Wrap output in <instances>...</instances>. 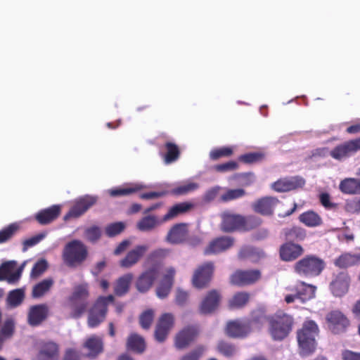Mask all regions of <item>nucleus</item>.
<instances>
[{
    "label": "nucleus",
    "instance_id": "22",
    "mask_svg": "<svg viewBox=\"0 0 360 360\" xmlns=\"http://www.w3.org/2000/svg\"><path fill=\"white\" fill-rule=\"evenodd\" d=\"M280 201L277 198L266 196L258 199L252 205V208L257 213L264 216H270L273 214L275 206Z\"/></svg>",
    "mask_w": 360,
    "mask_h": 360
},
{
    "label": "nucleus",
    "instance_id": "35",
    "mask_svg": "<svg viewBox=\"0 0 360 360\" xmlns=\"http://www.w3.org/2000/svg\"><path fill=\"white\" fill-rule=\"evenodd\" d=\"M339 189L345 194H360V179L345 178L340 181Z\"/></svg>",
    "mask_w": 360,
    "mask_h": 360
},
{
    "label": "nucleus",
    "instance_id": "30",
    "mask_svg": "<svg viewBox=\"0 0 360 360\" xmlns=\"http://www.w3.org/2000/svg\"><path fill=\"white\" fill-rule=\"evenodd\" d=\"M169 250L167 249L159 248L152 251L147 257L145 264L148 266V269H156L157 274L161 266L164 259L169 255Z\"/></svg>",
    "mask_w": 360,
    "mask_h": 360
},
{
    "label": "nucleus",
    "instance_id": "23",
    "mask_svg": "<svg viewBox=\"0 0 360 360\" xmlns=\"http://www.w3.org/2000/svg\"><path fill=\"white\" fill-rule=\"evenodd\" d=\"M148 250V247L146 245L136 246L135 248L128 252L126 256L120 260V266L125 269L133 266L139 262Z\"/></svg>",
    "mask_w": 360,
    "mask_h": 360
},
{
    "label": "nucleus",
    "instance_id": "1",
    "mask_svg": "<svg viewBox=\"0 0 360 360\" xmlns=\"http://www.w3.org/2000/svg\"><path fill=\"white\" fill-rule=\"evenodd\" d=\"M319 333V328L314 321L307 320L302 327L297 331V339L300 347V354L307 356L313 354L316 348V338Z\"/></svg>",
    "mask_w": 360,
    "mask_h": 360
},
{
    "label": "nucleus",
    "instance_id": "16",
    "mask_svg": "<svg viewBox=\"0 0 360 360\" xmlns=\"http://www.w3.org/2000/svg\"><path fill=\"white\" fill-rule=\"evenodd\" d=\"M243 220V215L224 212L221 215V229L224 233L242 231Z\"/></svg>",
    "mask_w": 360,
    "mask_h": 360
},
{
    "label": "nucleus",
    "instance_id": "32",
    "mask_svg": "<svg viewBox=\"0 0 360 360\" xmlns=\"http://www.w3.org/2000/svg\"><path fill=\"white\" fill-rule=\"evenodd\" d=\"M193 207L191 202H183L175 204L171 207L167 212L163 216L162 221H167L177 217L180 214L186 213Z\"/></svg>",
    "mask_w": 360,
    "mask_h": 360
},
{
    "label": "nucleus",
    "instance_id": "53",
    "mask_svg": "<svg viewBox=\"0 0 360 360\" xmlns=\"http://www.w3.org/2000/svg\"><path fill=\"white\" fill-rule=\"evenodd\" d=\"M125 229V224L122 222L112 223L105 227V233L108 237H114L121 233Z\"/></svg>",
    "mask_w": 360,
    "mask_h": 360
},
{
    "label": "nucleus",
    "instance_id": "14",
    "mask_svg": "<svg viewBox=\"0 0 360 360\" xmlns=\"http://www.w3.org/2000/svg\"><path fill=\"white\" fill-rule=\"evenodd\" d=\"M359 150H360V137L337 146L330 154L334 159L341 160Z\"/></svg>",
    "mask_w": 360,
    "mask_h": 360
},
{
    "label": "nucleus",
    "instance_id": "37",
    "mask_svg": "<svg viewBox=\"0 0 360 360\" xmlns=\"http://www.w3.org/2000/svg\"><path fill=\"white\" fill-rule=\"evenodd\" d=\"M133 280V274H126L120 277L114 285V292L118 297L125 295L129 290L131 283Z\"/></svg>",
    "mask_w": 360,
    "mask_h": 360
},
{
    "label": "nucleus",
    "instance_id": "21",
    "mask_svg": "<svg viewBox=\"0 0 360 360\" xmlns=\"http://www.w3.org/2000/svg\"><path fill=\"white\" fill-rule=\"evenodd\" d=\"M234 238L231 236H221L212 240L205 249V255L217 254L226 251L233 245Z\"/></svg>",
    "mask_w": 360,
    "mask_h": 360
},
{
    "label": "nucleus",
    "instance_id": "38",
    "mask_svg": "<svg viewBox=\"0 0 360 360\" xmlns=\"http://www.w3.org/2000/svg\"><path fill=\"white\" fill-rule=\"evenodd\" d=\"M127 348L134 352L141 354L146 349L143 338L136 333H131L127 338Z\"/></svg>",
    "mask_w": 360,
    "mask_h": 360
},
{
    "label": "nucleus",
    "instance_id": "26",
    "mask_svg": "<svg viewBox=\"0 0 360 360\" xmlns=\"http://www.w3.org/2000/svg\"><path fill=\"white\" fill-rule=\"evenodd\" d=\"M269 318L265 308L259 307L251 311L250 319L246 321L250 326V330L252 329L259 330L266 322L269 323Z\"/></svg>",
    "mask_w": 360,
    "mask_h": 360
},
{
    "label": "nucleus",
    "instance_id": "57",
    "mask_svg": "<svg viewBox=\"0 0 360 360\" xmlns=\"http://www.w3.org/2000/svg\"><path fill=\"white\" fill-rule=\"evenodd\" d=\"M205 351L203 346H198L190 352L184 355L180 360H199Z\"/></svg>",
    "mask_w": 360,
    "mask_h": 360
},
{
    "label": "nucleus",
    "instance_id": "64",
    "mask_svg": "<svg viewBox=\"0 0 360 360\" xmlns=\"http://www.w3.org/2000/svg\"><path fill=\"white\" fill-rule=\"evenodd\" d=\"M63 360H81V356L78 351L70 348L65 350Z\"/></svg>",
    "mask_w": 360,
    "mask_h": 360
},
{
    "label": "nucleus",
    "instance_id": "52",
    "mask_svg": "<svg viewBox=\"0 0 360 360\" xmlns=\"http://www.w3.org/2000/svg\"><path fill=\"white\" fill-rule=\"evenodd\" d=\"M154 319V312L152 309L143 311L139 316V323L142 328L148 330L150 328Z\"/></svg>",
    "mask_w": 360,
    "mask_h": 360
},
{
    "label": "nucleus",
    "instance_id": "49",
    "mask_svg": "<svg viewBox=\"0 0 360 360\" xmlns=\"http://www.w3.org/2000/svg\"><path fill=\"white\" fill-rule=\"evenodd\" d=\"M233 150L231 147H221L213 149L210 153V158L212 160H217L221 158H228L233 155Z\"/></svg>",
    "mask_w": 360,
    "mask_h": 360
},
{
    "label": "nucleus",
    "instance_id": "4",
    "mask_svg": "<svg viewBox=\"0 0 360 360\" xmlns=\"http://www.w3.org/2000/svg\"><path fill=\"white\" fill-rule=\"evenodd\" d=\"M89 290L87 283L75 286L73 292L69 297L72 317L79 318L86 311L89 305Z\"/></svg>",
    "mask_w": 360,
    "mask_h": 360
},
{
    "label": "nucleus",
    "instance_id": "50",
    "mask_svg": "<svg viewBox=\"0 0 360 360\" xmlns=\"http://www.w3.org/2000/svg\"><path fill=\"white\" fill-rule=\"evenodd\" d=\"M285 236L292 240L302 241L306 238L307 234L304 229L294 226L285 233Z\"/></svg>",
    "mask_w": 360,
    "mask_h": 360
},
{
    "label": "nucleus",
    "instance_id": "42",
    "mask_svg": "<svg viewBox=\"0 0 360 360\" xmlns=\"http://www.w3.org/2000/svg\"><path fill=\"white\" fill-rule=\"evenodd\" d=\"M20 226L18 223H12L0 230V244L7 243L19 231Z\"/></svg>",
    "mask_w": 360,
    "mask_h": 360
},
{
    "label": "nucleus",
    "instance_id": "28",
    "mask_svg": "<svg viewBox=\"0 0 360 360\" xmlns=\"http://www.w3.org/2000/svg\"><path fill=\"white\" fill-rule=\"evenodd\" d=\"M188 236L187 224L181 223L175 224L170 229L167 236V240L172 244H179L186 241Z\"/></svg>",
    "mask_w": 360,
    "mask_h": 360
},
{
    "label": "nucleus",
    "instance_id": "55",
    "mask_svg": "<svg viewBox=\"0 0 360 360\" xmlns=\"http://www.w3.org/2000/svg\"><path fill=\"white\" fill-rule=\"evenodd\" d=\"M48 265L45 259L39 260L33 266L30 276L32 278H37L41 275L47 269Z\"/></svg>",
    "mask_w": 360,
    "mask_h": 360
},
{
    "label": "nucleus",
    "instance_id": "59",
    "mask_svg": "<svg viewBox=\"0 0 360 360\" xmlns=\"http://www.w3.org/2000/svg\"><path fill=\"white\" fill-rule=\"evenodd\" d=\"M321 204L326 210H335L338 207V204L330 201V196L328 193H322L319 195Z\"/></svg>",
    "mask_w": 360,
    "mask_h": 360
},
{
    "label": "nucleus",
    "instance_id": "48",
    "mask_svg": "<svg viewBox=\"0 0 360 360\" xmlns=\"http://www.w3.org/2000/svg\"><path fill=\"white\" fill-rule=\"evenodd\" d=\"M243 219L242 231H245L257 228L262 222L261 218L253 215H249L247 217L243 216Z\"/></svg>",
    "mask_w": 360,
    "mask_h": 360
},
{
    "label": "nucleus",
    "instance_id": "31",
    "mask_svg": "<svg viewBox=\"0 0 360 360\" xmlns=\"http://www.w3.org/2000/svg\"><path fill=\"white\" fill-rule=\"evenodd\" d=\"M333 264L339 269H347L359 265L360 264V253L344 252L334 260Z\"/></svg>",
    "mask_w": 360,
    "mask_h": 360
},
{
    "label": "nucleus",
    "instance_id": "60",
    "mask_svg": "<svg viewBox=\"0 0 360 360\" xmlns=\"http://www.w3.org/2000/svg\"><path fill=\"white\" fill-rule=\"evenodd\" d=\"M238 164L235 161H229L225 163L217 165L214 169L218 172H226L228 171H233L237 169Z\"/></svg>",
    "mask_w": 360,
    "mask_h": 360
},
{
    "label": "nucleus",
    "instance_id": "54",
    "mask_svg": "<svg viewBox=\"0 0 360 360\" xmlns=\"http://www.w3.org/2000/svg\"><path fill=\"white\" fill-rule=\"evenodd\" d=\"M85 236L91 243L97 242L101 236V229L97 226H92L85 230Z\"/></svg>",
    "mask_w": 360,
    "mask_h": 360
},
{
    "label": "nucleus",
    "instance_id": "3",
    "mask_svg": "<svg viewBox=\"0 0 360 360\" xmlns=\"http://www.w3.org/2000/svg\"><path fill=\"white\" fill-rule=\"evenodd\" d=\"M86 246L79 240L68 243L63 249L62 257L64 263L69 267H76L82 264L87 258Z\"/></svg>",
    "mask_w": 360,
    "mask_h": 360
},
{
    "label": "nucleus",
    "instance_id": "41",
    "mask_svg": "<svg viewBox=\"0 0 360 360\" xmlns=\"http://www.w3.org/2000/svg\"><path fill=\"white\" fill-rule=\"evenodd\" d=\"M250 300V294L246 292L236 293L229 302L230 309H239L243 307Z\"/></svg>",
    "mask_w": 360,
    "mask_h": 360
},
{
    "label": "nucleus",
    "instance_id": "29",
    "mask_svg": "<svg viewBox=\"0 0 360 360\" xmlns=\"http://www.w3.org/2000/svg\"><path fill=\"white\" fill-rule=\"evenodd\" d=\"M60 211V207L54 205L46 209L40 210L36 214L35 219L40 224H48L59 217Z\"/></svg>",
    "mask_w": 360,
    "mask_h": 360
},
{
    "label": "nucleus",
    "instance_id": "46",
    "mask_svg": "<svg viewBox=\"0 0 360 360\" xmlns=\"http://www.w3.org/2000/svg\"><path fill=\"white\" fill-rule=\"evenodd\" d=\"M245 194L246 191L243 188L228 189L221 195L220 200L226 202L243 198Z\"/></svg>",
    "mask_w": 360,
    "mask_h": 360
},
{
    "label": "nucleus",
    "instance_id": "25",
    "mask_svg": "<svg viewBox=\"0 0 360 360\" xmlns=\"http://www.w3.org/2000/svg\"><path fill=\"white\" fill-rule=\"evenodd\" d=\"M49 308L46 304H37L32 306L27 316L28 323L32 326L41 324L48 316Z\"/></svg>",
    "mask_w": 360,
    "mask_h": 360
},
{
    "label": "nucleus",
    "instance_id": "15",
    "mask_svg": "<svg viewBox=\"0 0 360 360\" xmlns=\"http://www.w3.org/2000/svg\"><path fill=\"white\" fill-rule=\"evenodd\" d=\"M60 346L54 341L49 340L39 344L38 352L34 360H59Z\"/></svg>",
    "mask_w": 360,
    "mask_h": 360
},
{
    "label": "nucleus",
    "instance_id": "17",
    "mask_svg": "<svg viewBox=\"0 0 360 360\" xmlns=\"http://www.w3.org/2000/svg\"><path fill=\"white\" fill-rule=\"evenodd\" d=\"M350 277L347 272L341 271L334 276L330 284V289L335 297H342L349 290Z\"/></svg>",
    "mask_w": 360,
    "mask_h": 360
},
{
    "label": "nucleus",
    "instance_id": "13",
    "mask_svg": "<svg viewBox=\"0 0 360 360\" xmlns=\"http://www.w3.org/2000/svg\"><path fill=\"white\" fill-rule=\"evenodd\" d=\"M260 277L259 270H237L231 276L230 282L234 285L244 286L255 283Z\"/></svg>",
    "mask_w": 360,
    "mask_h": 360
},
{
    "label": "nucleus",
    "instance_id": "8",
    "mask_svg": "<svg viewBox=\"0 0 360 360\" xmlns=\"http://www.w3.org/2000/svg\"><path fill=\"white\" fill-rule=\"evenodd\" d=\"M214 270L212 262H207L199 266L195 271L193 278V285L199 289L206 288L212 280Z\"/></svg>",
    "mask_w": 360,
    "mask_h": 360
},
{
    "label": "nucleus",
    "instance_id": "24",
    "mask_svg": "<svg viewBox=\"0 0 360 360\" xmlns=\"http://www.w3.org/2000/svg\"><path fill=\"white\" fill-rule=\"evenodd\" d=\"M226 334L233 338H244L250 332V326L247 321L239 320L232 321L227 323L225 328Z\"/></svg>",
    "mask_w": 360,
    "mask_h": 360
},
{
    "label": "nucleus",
    "instance_id": "18",
    "mask_svg": "<svg viewBox=\"0 0 360 360\" xmlns=\"http://www.w3.org/2000/svg\"><path fill=\"white\" fill-rule=\"evenodd\" d=\"M304 252L302 245L292 242H286L281 245L279 256L282 261L289 262L299 258L304 254Z\"/></svg>",
    "mask_w": 360,
    "mask_h": 360
},
{
    "label": "nucleus",
    "instance_id": "61",
    "mask_svg": "<svg viewBox=\"0 0 360 360\" xmlns=\"http://www.w3.org/2000/svg\"><path fill=\"white\" fill-rule=\"evenodd\" d=\"M45 236L44 233H39L36 235L30 238H28L23 241L22 245V250L25 252L29 248L32 247L39 243Z\"/></svg>",
    "mask_w": 360,
    "mask_h": 360
},
{
    "label": "nucleus",
    "instance_id": "51",
    "mask_svg": "<svg viewBox=\"0 0 360 360\" xmlns=\"http://www.w3.org/2000/svg\"><path fill=\"white\" fill-rule=\"evenodd\" d=\"M24 299V292L21 289L11 291L8 295V302L13 307L19 305Z\"/></svg>",
    "mask_w": 360,
    "mask_h": 360
},
{
    "label": "nucleus",
    "instance_id": "43",
    "mask_svg": "<svg viewBox=\"0 0 360 360\" xmlns=\"http://www.w3.org/2000/svg\"><path fill=\"white\" fill-rule=\"evenodd\" d=\"M160 224L158 217L154 215H148L143 217L137 223V228L141 231H149Z\"/></svg>",
    "mask_w": 360,
    "mask_h": 360
},
{
    "label": "nucleus",
    "instance_id": "2",
    "mask_svg": "<svg viewBox=\"0 0 360 360\" xmlns=\"http://www.w3.org/2000/svg\"><path fill=\"white\" fill-rule=\"evenodd\" d=\"M294 319L285 313H278L269 319V332L273 340L281 341L287 338L292 330Z\"/></svg>",
    "mask_w": 360,
    "mask_h": 360
},
{
    "label": "nucleus",
    "instance_id": "40",
    "mask_svg": "<svg viewBox=\"0 0 360 360\" xmlns=\"http://www.w3.org/2000/svg\"><path fill=\"white\" fill-rule=\"evenodd\" d=\"M53 280L51 278L44 279L37 283L32 288V296L34 298H39L47 293L53 285Z\"/></svg>",
    "mask_w": 360,
    "mask_h": 360
},
{
    "label": "nucleus",
    "instance_id": "56",
    "mask_svg": "<svg viewBox=\"0 0 360 360\" xmlns=\"http://www.w3.org/2000/svg\"><path fill=\"white\" fill-rule=\"evenodd\" d=\"M15 263L12 261L4 262L0 265V281L6 280L8 274L13 271Z\"/></svg>",
    "mask_w": 360,
    "mask_h": 360
},
{
    "label": "nucleus",
    "instance_id": "20",
    "mask_svg": "<svg viewBox=\"0 0 360 360\" xmlns=\"http://www.w3.org/2000/svg\"><path fill=\"white\" fill-rule=\"evenodd\" d=\"M220 300L221 295L217 290L209 291L201 302L200 312L202 314H212L218 308Z\"/></svg>",
    "mask_w": 360,
    "mask_h": 360
},
{
    "label": "nucleus",
    "instance_id": "6",
    "mask_svg": "<svg viewBox=\"0 0 360 360\" xmlns=\"http://www.w3.org/2000/svg\"><path fill=\"white\" fill-rule=\"evenodd\" d=\"M113 302L114 296L112 295L101 296L96 300L88 316L87 322L90 328L97 327L105 320L108 312V307Z\"/></svg>",
    "mask_w": 360,
    "mask_h": 360
},
{
    "label": "nucleus",
    "instance_id": "34",
    "mask_svg": "<svg viewBox=\"0 0 360 360\" xmlns=\"http://www.w3.org/2000/svg\"><path fill=\"white\" fill-rule=\"evenodd\" d=\"M165 153H160L165 164H171L176 162L180 156L181 152L179 146L171 141H167L164 145Z\"/></svg>",
    "mask_w": 360,
    "mask_h": 360
},
{
    "label": "nucleus",
    "instance_id": "63",
    "mask_svg": "<svg viewBox=\"0 0 360 360\" xmlns=\"http://www.w3.org/2000/svg\"><path fill=\"white\" fill-rule=\"evenodd\" d=\"M255 251V249L251 246H243L240 250L238 257L240 259H245L251 257Z\"/></svg>",
    "mask_w": 360,
    "mask_h": 360
},
{
    "label": "nucleus",
    "instance_id": "12",
    "mask_svg": "<svg viewBox=\"0 0 360 360\" xmlns=\"http://www.w3.org/2000/svg\"><path fill=\"white\" fill-rule=\"evenodd\" d=\"M305 179L300 176L281 178L275 181L271 188L280 193L302 188L305 185Z\"/></svg>",
    "mask_w": 360,
    "mask_h": 360
},
{
    "label": "nucleus",
    "instance_id": "45",
    "mask_svg": "<svg viewBox=\"0 0 360 360\" xmlns=\"http://www.w3.org/2000/svg\"><path fill=\"white\" fill-rule=\"evenodd\" d=\"M265 156L263 152H252L241 155L238 160L246 164H253L263 161Z\"/></svg>",
    "mask_w": 360,
    "mask_h": 360
},
{
    "label": "nucleus",
    "instance_id": "33",
    "mask_svg": "<svg viewBox=\"0 0 360 360\" xmlns=\"http://www.w3.org/2000/svg\"><path fill=\"white\" fill-rule=\"evenodd\" d=\"M316 287L312 285H309L304 282H300L295 287V292L297 294L298 300L302 302H305L315 296Z\"/></svg>",
    "mask_w": 360,
    "mask_h": 360
},
{
    "label": "nucleus",
    "instance_id": "36",
    "mask_svg": "<svg viewBox=\"0 0 360 360\" xmlns=\"http://www.w3.org/2000/svg\"><path fill=\"white\" fill-rule=\"evenodd\" d=\"M145 187L141 184H129L122 187L110 189L108 193L112 197L124 196L137 193L145 188Z\"/></svg>",
    "mask_w": 360,
    "mask_h": 360
},
{
    "label": "nucleus",
    "instance_id": "58",
    "mask_svg": "<svg viewBox=\"0 0 360 360\" xmlns=\"http://www.w3.org/2000/svg\"><path fill=\"white\" fill-rule=\"evenodd\" d=\"M176 270L174 267L166 269L160 283L173 286Z\"/></svg>",
    "mask_w": 360,
    "mask_h": 360
},
{
    "label": "nucleus",
    "instance_id": "27",
    "mask_svg": "<svg viewBox=\"0 0 360 360\" xmlns=\"http://www.w3.org/2000/svg\"><path fill=\"white\" fill-rule=\"evenodd\" d=\"M83 347L88 350L86 356L94 359L103 353L104 345L102 338L93 335L89 337L83 344Z\"/></svg>",
    "mask_w": 360,
    "mask_h": 360
},
{
    "label": "nucleus",
    "instance_id": "11",
    "mask_svg": "<svg viewBox=\"0 0 360 360\" xmlns=\"http://www.w3.org/2000/svg\"><path fill=\"white\" fill-rule=\"evenodd\" d=\"M174 325V317L170 313L160 316L155 326V338L159 342H164Z\"/></svg>",
    "mask_w": 360,
    "mask_h": 360
},
{
    "label": "nucleus",
    "instance_id": "9",
    "mask_svg": "<svg viewBox=\"0 0 360 360\" xmlns=\"http://www.w3.org/2000/svg\"><path fill=\"white\" fill-rule=\"evenodd\" d=\"M199 328L197 325H189L179 330L174 339V345L178 349L187 348L198 336Z\"/></svg>",
    "mask_w": 360,
    "mask_h": 360
},
{
    "label": "nucleus",
    "instance_id": "44",
    "mask_svg": "<svg viewBox=\"0 0 360 360\" xmlns=\"http://www.w3.org/2000/svg\"><path fill=\"white\" fill-rule=\"evenodd\" d=\"M199 188V184L195 182H187L172 188L169 193L174 195H184L193 192Z\"/></svg>",
    "mask_w": 360,
    "mask_h": 360
},
{
    "label": "nucleus",
    "instance_id": "62",
    "mask_svg": "<svg viewBox=\"0 0 360 360\" xmlns=\"http://www.w3.org/2000/svg\"><path fill=\"white\" fill-rule=\"evenodd\" d=\"M172 286L162 283H160L156 290V293L158 297L165 298L169 294Z\"/></svg>",
    "mask_w": 360,
    "mask_h": 360
},
{
    "label": "nucleus",
    "instance_id": "5",
    "mask_svg": "<svg viewBox=\"0 0 360 360\" xmlns=\"http://www.w3.org/2000/svg\"><path fill=\"white\" fill-rule=\"evenodd\" d=\"M326 267L321 258L315 255H307L294 265V271L301 276L311 278L319 276Z\"/></svg>",
    "mask_w": 360,
    "mask_h": 360
},
{
    "label": "nucleus",
    "instance_id": "19",
    "mask_svg": "<svg viewBox=\"0 0 360 360\" xmlns=\"http://www.w3.org/2000/svg\"><path fill=\"white\" fill-rule=\"evenodd\" d=\"M157 269H148L142 272L135 282L136 290L141 293L148 292L153 285L157 276Z\"/></svg>",
    "mask_w": 360,
    "mask_h": 360
},
{
    "label": "nucleus",
    "instance_id": "10",
    "mask_svg": "<svg viewBox=\"0 0 360 360\" xmlns=\"http://www.w3.org/2000/svg\"><path fill=\"white\" fill-rule=\"evenodd\" d=\"M98 201L96 195H85L75 201L74 205L70 209L65 216L67 217H79L84 214L90 207L94 205Z\"/></svg>",
    "mask_w": 360,
    "mask_h": 360
},
{
    "label": "nucleus",
    "instance_id": "39",
    "mask_svg": "<svg viewBox=\"0 0 360 360\" xmlns=\"http://www.w3.org/2000/svg\"><path fill=\"white\" fill-rule=\"evenodd\" d=\"M299 220L308 227H316L323 224V219L321 216L313 210L302 213L299 216Z\"/></svg>",
    "mask_w": 360,
    "mask_h": 360
},
{
    "label": "nucleus",
    "instance_id": "47",
    "mask_svg": "<svg viewBox=\"0 0 360 360\" xmlns=\"http://www.w3.org/2000/svg\"><path fill=\"white\" fill-rule=\"evenodd\" d=\"M217 349L218 352L226 357H231L236 352V346L224 340H221L218 342Z\"/></svg>",
    "mask_w": 360,
    "mask_h": 360
},
{
    "label": "nucleus",
    "instance_id": "7",
    "mask_svg": "<svg viewBox=\"0 0 360 360\" xmlns=\"http://www.w3.org/2000/svg\"><path fill=\"white\" fill-rule=\"evenodd\" d=\"M328 329L335 335L344 333L350 325L349 319L340 310H333L326 316Z\"/></svg>",
    "mask_w": 360,
    "mask_h": 360
}]
</instances>
